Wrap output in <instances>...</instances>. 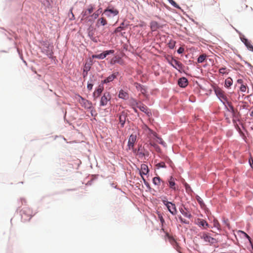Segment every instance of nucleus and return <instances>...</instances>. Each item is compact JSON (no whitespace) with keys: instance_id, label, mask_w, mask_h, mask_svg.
<instances>
[{"instance_id":"nucleus-1","label":"nucleus","mask_w":253,"mask_h":253,"mask_svg":"<svg viewBox=\"0 0 253 253\" xmlns=\"http://www.w3.org/2000/svg\"><path fill=\"white\" fill-rule=\"evenodd\" d=\"M94 9V5L89 4L87 8L84 9L81 15L82 21H86L89 17V15L93 12Z\"/></svg>"},{"instance_id":"nucleus-2","label":"nucleus","mask_w":253,"mask_h":253,"mask_svg":"<svg viewBox=\"0 0 253 253\" xmlns=\"http://www.w3.org/2000/svg\"><path fill=\"white\" fill-rule=\"evenodd\" d=\"M215 93L218 98L223 102L227 100V97L224 91L220 88L216 87L214 89Z\"/></svg>"},{"instance_id":"nucleus-3","label":"nucleus","mask_w":253,"mask_h":253,"mask_svg":"<svg viewBox=\"0 0 253 253\" xmlns=\"http://www.w3.org/2000/svg\"><path fill=\"white\" fill-rule=\"evenodd\" d=\"M199 236L201 239H203L206 243L211 244H213L214 243L215 239L211 237L209 233L202 232L200 233Z\"/></svg>"},{"instance_id":"nucleus-4","label":"nucleus","mask_w":253,"mask_h":253,"mask_svg":"<svg viewBox=\"0 0 253 253\" xmlns=\"http://www.w3.org/2000/svg\"><path fill=\"white\" fill-rule=\"evenodd\" d=\"M114 53V50H106L99 54H94L92 55V58H97L99 59H103L105 58L108 55L113 54Z\"/></svg>"},{"instance_id":"nucleus-5","label":"nucleus","mask_w":253,"mask_h":253,"mask_svg":"<svg viewBox=\"0 0 253 253\" xmlns=\"http://www.w3.org/2000/svg\"><path fill=\"white\" fill-rule=\"evenodd\" d=\"M136 107L138 108L141 111L146 114L148 117L151 116L152 114L151 111L145 105L141 103V102H137Z\"/></svg>"},{"instance_id":"nucleus-6","label":"nucleus","mask_w":253,"mask_h":253,"mask_svg":"<svg viewBox=\"0 0 253 253\" xmlns=\"http://www.w3.org/2000/svg\"><path fill=\"white\" fill-rule=\"evenodd\" d=\"M111 99V96L109 92H105L101 97L100 100V105L105 106L107 105V102Z\"/></svg>"},{"instance_id":"nucleus-7","label":"nucleus","mask_w":253,"mask_h":253,"mask_svg":"<svg viewBox=\"0 0 253 253\" xmlns=\"http://www.w3.org/2000/svg\"><path fill=\"white\" fill-rule=\"evenodd\" d=\"M108 13H110L113 16H116L119 14V11L114 8H107L106 9H105V10L104 11V13L106 14V15L108 17L111 16L110 14H109Z\"/></svg>"},{"instance_id":"nucleus-8","label":"nucleus","mask_w":253,"mask_h":253,"mask_svg":"<svg viewBox=\"0 0 253 253\" xmlns=\"http://www.w3.org/2000/svg\"><path fill=\"white\" fill-rule=\"evenodd\" d=\"M136 139V135L135 134H132L130 135L128 141V146L129 149L133 148Z\"/></svg>"},{"instance_id":"nucleus-9","label":"nucleus","mask_w":253,"mask_h":253,"mask_svg":"<svg viewBox=\"0 0 253 253\" xmlns=\"http://www.w3.org/2000/svg\"><path fill=\"white\" fill-rule=\"evenodd\" d=\"M195 222L197 225L200 227H203L204 229H206L209 226L207 222L203 219L198 218L196 220Z\"/></svg>"},{"instance_id":"nucleus-10","label":"nucleus","mask_w":253,"mask_h":253,"mask_svg":"<svg viewBox=\"0 0 253 253\" xmlns=\"http://www.w3.org/2000/svg\"><path fill=\"white\" fill-rule=\"evenodd\" d=\"M169 211L172 214L175 215L177 213V210L175 204L169 202V204L166 205Z\"/></svg>"},{"instance_id":"nucleus-11","label":"nucleus","mask_w":253,"mask_h":253,"mask_svg":"<svg viewBox=\"0 0 253 253\" xmlns=\"http://www.w3.org/2000/svg\"><path fill=\"white\" fill-rule=\"evenodd\" d=\"M119 73L118 72H115L110 75L105 80L102 81L103 84H107L108 83L111 82L113 81L118 75Z\"/></svg>"},{"instance_id":"nucleus-12","label":"nucleus","mask_w":253,"mask_h":253,"mask_svg":"<svg viewBox=\"0 0 253 253\" xmlns=\"http://www.w3.org/2000/svg\"><path fill=\"white\" fill-rule=\"evenodd\" d=\"M178 85L182 87H185L188 84V81L186 78L183 77L180 78L178 82Z\"/></svg>"},{"instance_id":"nucleus-13","label":"nucleus","mask_w":253,"mask_h":253,"mask_svg":"<svg viewBox=\"0 0 253 253\" xmlns=\"http://www.w3.org/2000/svg\"><path fill=\"white\" fill-rule=\"evenodd\" d=\"M149 172L148 166L145 164H142L141 165V170L140 171L141 176L142 175H146Z\"/></svg>"},{"instance_id":"nucleus-14","label":"nucleus","mask_w":253,"mask_h":253,"mask_svg":"<svg viewBox=\"0 0 253 253\" xmlns=\"http://www.w3.org/2000/svg\"><path fill=\"white\" fill-rule=\"evenodd\" d=\"M126 114L125 112H122L119 115L120 123L121 124L122 127L124 126V125L126 122Z\"/></svg>"},{"instance_id":"nucleus-15","label":"nucleus","mask_w":253,"mask_h":253,"mask_svg":"<svg viewBox=\"0 0 253 253\" xmlns=\"http://www.w3.org/2000/svg\"><path fill=\"white\" fill-rule=\"evenodd\" d=\"M169 242L173 246V248L177 251H179L180 247L176 241L171 237H169Z\"/></svg>"},{"instance_id":"nucleus-16","label":"nucleus","mask_w":253,"mask_h":253,"mask_svg":"<svg viewBox=\"0 0 253 253\" xmlns=\"http://www.w3.org/2000/svg\"><path fill=\"white\" fill-rule=\"evenodd\" d=\"M160 27L158 22L156 21H152L150 23V28L152 31H155Z\"/></svg>"},{"instance_id":"nucleus-17","label":"nucleus","mask_w":253,"mask_h":253,"mask_svg":"<svg viewBox=\"0 0 253 253\" xmlns=\"http://www.w3.org/2000/svg\"><path fill=\"white\" fill-rule=\"evenodd\" d=\"M107 24V20L104 17H101L98 19L96 25L97 26L99 27L100 25L104 26Z\"/></svg>"},{"instance_id":"nucleus-18","label":"nucleus","mask_w":253,"mask_h":253,"mask_svg":"<svg viewBox=\"0 0 253 253\" xmlns=\"http://www.w3.org/2000/svg\"><path fill=\"white\" fill-rule=\"evenodd\" d=\"M119 97L124 99H127L128 98V95L127 93L123 90H121L119 93Z\"/></svg>"},{"instance_id":"nucleus-19","label":"nucleus","mask_w":253,"mask_h":253,"mask_svg":"<svg viewBox=\"0 0 253 253\" xmlns=\"http://www.w3.org/2000/svg\"><path fill=\"white\" fill-rule=\"evenodd\" d=\"M243 42L248 49L253 51V46L252 45L251 42L248 40L244 39V40H243Z\"/></svg>"},{"instance_id":"nucleus-20","label":"nucleus","mask_w":253,"mask_h":253,"mask_svg":"<svg viewBox=\"0 0 253 253\" xmlns=\"http://www.w3.org/2000/svg\"><path fill=\"white\" fill-rule=\"evenodd\" d=\"M103 90V87L99 85L97 89L93 93L94 96H96V97H98L101 94V92Z\"/></svg>"},{"instance_id":"nucleus-21","label":"nucleus","mask_w":253,"mask_h":253,"mask_svg":"<svg viewBox=\"0 0 253 253\" xmlns=\"http://www.w3.org/2000/svg\"><path fill=\"white\" fill-rule=\"evenodd\" d=\"M169 187L171 189H175V187H174L175 182L174 178L171 176L169 180Z\"/></svg>"},{"instance_id":"nucleus-22","label":"nucleus","mask_w":253,"mask_h":253,"mask_svg":"<svg viewBox=\"0 0 253 253\" xmlns=\"http://www.w3.org/2000/svg\"><path fill=\"white\" fill-rule=\"evenodd\" d=\"M207 55L205 54L201 55L197 59V62L199 63L204 62L206 59Z\"/></svg>"},{"instance_id":"nucleus-23","label":"nucleus","mask_w":253,"mask_h":253,"mask_svg":"<svg viewBox=\"0 0 253 253\" xmlns=\"http://www.w3.org/2000/svg\"><path fill=\"white\" fill-rule=\"evenodd\" d=\"M233 83L232 80L231 78H228L225 81V85L227 87H230Z\"/></svg>"},{"instance_id":"nucleus-24","label":"nucleus","mask_w":253,"mask_h":253,"mask_svg":"<svg viewBox=\"0 0 253 253\" xmlns=\"http://www.w3.org/2000/svg\"><path fill=\"white\" fill-rule=\"evenodd\" d=\"M229 72V70L227 69L226 68H221L219 70V73L220 74L224 75L228 74Z\"/></svg>"},{"instance_id":"nucleus-25","label":"nucleus","mask_w":253,"mask_h":253,"mask_svg":"<svg viewBox=\"0 0 253 253\" xmlns=\"http://www.w3.org/2000/svg\"><path fill=\"white\" fill-rule=\"evenodd\" d=\"M90 66H87L86 64L85 65V66L84 69V72L83 73V77L84 78L87 75V72L90 70Z\"/></svg>"},{"instance_id":"nucleus-26","label":"nucleus","mask_w":253,"mask_h":253,"mask_svg":"<svg viewBox=\"0 0 253 253\" xmlns=\"http://www.w3.org/2000/svg\"><path fill=\"white\" fill-rule=\"evenodd\" d=\"M124 25L125 24L124 22L122 23L120 26L118 27L115 29V33H117L120 32L122 30L125 29Z\"/></svg>"},{"instance_id":"nucleus-27","label":"nucleus","mask_w":253,"mask_h":253,"mask_svg":"<svg viewBox=\"0 0 253 253\" xmlns=\"http://www.w3.org/2000/svg\"><path fill=\"white\" fill-rule=\"evenodd\" d=\"M153 181L154 184L159 185L161 183V179L159 177H155L153 178Z\"/></svg>"},{"instance_id":"nucleus-28","label":"nucleus","mask_w":253,"mask_h":253,"mask_svg":"<svg viewBox=\"0 0 253 253\" xmlns=\"http://www.w3.org/2000/svg\"><path fill=\"white\" fill-rule=\"evenodd\" d=\"M196 200H197L198 202L199 203L202 208L205 206V204L204 203L203 200L200 196H197Z\"/></svg>"},{"instance_id":"nucleus-29","label":"nucleus","mask_w":253,"mask_h":253,"mask_svg":"<svg viewBox=\"0 0 253 253\" xmlns=\"http://www.w3.org/2000/svg\"><path fill=\"white\" fill-rule=\"evenodd\" d=\"M181 212L186 217L190 218L191 217V214L186 211H184L182 209L180 210Z\"/></svg>"},{"instance_id":"nucleus-30","label":"nucleus","mask_w":253,"mask_h":253,"mask_svg":"<svg viewBox=\"0 0 253 253\" xmlns=\"http://www.w3.org/2000/svg\"><path fill=\"white\" fill-rule=\"evenodd\" d=\"M40 1L45 6H49L50 5L49 0H40Z\"/></svg>"},{"instance_id":"nucleus-31","label":"nucleus","mask_w":253,"mask_h":253,"mask_svg":"<svg viewBox=\"0 0 253 253\" xmlns=\"http://www.w3.org/2000/svg\"><path fill=\"white\" fill-rule=\"evenodd\" d=\"M169 2L174 7L179 8L178 5L173 0H168Z\"/></svg>"},{"instance_id":"nucleus-32","label":"nucleus","mask_w":253,"mask_h":253,"mask_svg":"<svg viewBox=\"0 0 253 253\" xmlns=\"http://www.w3.org/2000/svg\"><path fill=\"white\" fill-rule=\"evenodd\" d=\"M156 166L158 168H166V166L164 162H161L156 165Z\"/></svg>"},{"instance_id":"nucleus-33","label":"nucleus","mask_w":253,"mask_h":253,"mask_svg":"<svg viewBox=\"0 0 253 253\" xmlns=\"http://www.w3.org/2000/svg\"><path fill=\"white\" fill-rule=\"evenodd\" d=\"M175 42L174 41H170L169 43V47L171 49L173 48L175 46Z\"/></svg>"},{"instance_id":"nucleus-34","label":"nucleus","mask_w":253,"mask_h":253,"mask_svg":"<svg viewBox=\"0 0 253 253\" xmlns=\"http://www.w3.org/2000/svg\"><path fill=\"white\" fill-rule=\"evenodd\" d=\"M158 217L160 219L161 223L162 224H163L165 222V220H164V218L163 217L162 215L159 213H158Z\"/></svg>"},{"instance_id":"nucleus-35","label":"nucleus","mask_w":253,"mask_h":253,"mask_svg":"<svg viewBox=\"0 0 253 253\" xmlns=\"http://www.w3.org/2000/svg\"><path fill=\"white\" fill-rule=\"evenodd\" d=\"M99 15V12L96 11L95 12L93 13L91 15V16L92 17H93L94 19H96L98 17Z\"/></svg>"},{"instance_id":"nucleus-36","label":"nucleus","mask_w":253,"mask_h":253,"mask_svg":"<svg viewBox=\"0 0 253 253\" xmlns=\"http://www.w3.org/2000/svg\"><path fill=\"white\" fill-rule=\"evenodd\" d=\"M173 62L175 66H177L179 68H180L181 67V63H180L178 61L174 60Z\"/></svg>"},{"instance_id":"nucleus-37","label":"nucleus","mask_w":253,"mask_h":253,"mask_svg":"<svg viewBox=\"0 0 253 253\" xmlns=\"http://www.w3.org/2000/svg\"><path fill=\"white\" fill-rule=\"evenodd\" d=\"M240 90L242 92H245L246 90V86L244 84H242L240 87Z\"/></svg>"},{"instance_id":"nucleus-38","label":"nucleus","mask_w":253,"mask_h":253,"mask_svg":"<svg viewBox=\"0 0 253 253\" xmlns=\"http://www.w3.org/2000/svg\"><path fill=\"white\" fill-rule=\"evenodd\" d=\"M162 201L163 202V203L166 206L167 204H169V202H168V201H167L166 200V197H163L162 198Z\"/></svg>"},{"instance_id":"nucleus-39","label":"nucleus","mask_w":253,"mask_h":253,"mask_svg":"<svg viewBox=\"0 0 253 253\" xmlns=\"http://www.w3.org/2000/svg\"><path fill=\"white\" fill-rule=\"evenodd\" d=\"M179 218L180 220V221H181V222L185 223V224H188L189 223V221H187L186 219H183L181 216L179 217Z\"/></svg>"},{"instance_id":"nucleus-40","label":"nucleus","mask_w":253,"mask_h":253,"mask_svg":"<svg viewBox=\"0 0 253 253\" xmlns=\"http://www.w3.org/2000/svg\"><path fill=\"white\" fill-rule=\"evenodd\" d=\"M184 49L183 47H180L177 50V52L179 54H181L184 52Z\"/></svg>"},{"instance_id":"nucleus-41","label":"nucleus","mask_w":253,"mask_h":253,"mask_svg":"<svg viewBox=\"0 0 253 253\" xmlns=\"http://www.w3.org/2000/svg\"><path fill=\"white\" fill-rule=\"evenodd\" d=\"M93 84H88L87 85V88L89 90H91L92 89Z\"/></svg>"},{"instance_id":"nucleus-42","label":"nucleus","mask_w":253,"mask_h":253,"mask_svg":"<svg viewBox=\"0 0 253 253\" xmlns=\"http://www.w3.org/2000/svg\"><path fill=\"white\" fill-rule=\"evenodd\" d=\"M240 232L242 233L244 235V236L247 238H248L249 240H250V236L247 234L245 232H244V231H240Z\"/></svg>"},{"instance_id":"nucleus-43","label":"nucleus","mask_w":253,"mask_h":253,"mask_svg":"<svg viewBox=\"0 0 253 253\" xmlns=\"http://www.w3.org/2000/svg\"><path fill=\"white\" fill-rule=\"evenodd\" d=\"M137 155H139V157H143V156H144L145 155L144 153L139 152H138Z\"/></svg>"},{"instance_id":"nucleus-44","label":"nucleus","mask_w":253,"mask_h":253,"mask_svg":"<svg viewBox=\"0 0 253 253\" xmlns=\"http://www.w3.org/2000/svg\"><path fill=\"white\" fill-rule=\"evenodd\" d=\"M237 82H238V83H239V84H242V83H243V80H241V79H239V80H238Z\"/></svg>"},{"instance_id":"nucleus-45","label":"nucleus","mask_w":253,"mask_h":253,"mask_svg":"<svg viewBox=\"0 0 253 253\" xmlns=\"http://www.w3.org/2000/svg\"><path fill=\"white\" fill-rule=\"evenodd\" d=\"M231 110H232V113L234 115L235 114V110H234V109L233 107H231Z\"/></svg>"},{"instance_id":"nucleus-46","label":"nucleus","mask_w":253,"mask_h":253,"mask_svg":"<svg viewBox=\"0 0 253 253\" xmlns=\"http://www.w3.org/2000/svg\"><path fill=\"white\" fill-rule=\"evenodd\" d=\"M218 225H219V223L217 222H214V226H216V227H217Z\"/></svg>"},{"instance_id":"nucleus-47","label":"nucleus","mask_w":253,"mask_h":253,"mask_svg":"<svg viewBox=\"0 0 253 253\" xmlns=\"http://www.w3.org/2000/svg\"><path fill=\"white\" fill-rule=\"evenodd\" d=\"M97 12H99V14L101 12V8L98 9L97 11Z\"/></svg>"},{"instance_id":"nucleus-48","label":"nucleus","mask_w":253,"mask_h":253,"mask_svg":"<svg viewBox=\"0 0 253 253\" xmlns=\"http://www.w3.org/2000/svg\"><path fill=\"white\" fill-rule=\"evenodd\" d=\"M115 63V61H113V60H111V64H113Z\"/></svg>"},{"instance_id":"nucleus-49","label":"nucleus","mask_w":253,"mask_h":253,"mask_svg":"<svg viewBox=\"0 0 253 253\" xmlns=\"http://www.w3.org/2000/svg\"><path fill=\"white\" fill-rule=\"evenodd\" d=\"M190 187L189 186H188L187 185H186V190H188V188H189Z\"/></svg>"},{"instance_id":"nucleus-50","label":"nucleus","mask_w":253,"mask_h":253,"mask_svg":"<svg viewBox=\"0 0 253 253\" xmlns=\"http://www.w3.org/2000/svg\"><path fill=\"white\" fill-rule=\"evenodd\" d=\"M134 111H135V112H137V110H136V109H134Z\"/></svg>"},{"instance_id":"nucleus-51","label":"nucleus","mask_w":253,"mask_h":253,"mask_svg":"<svg viewBox=\"0 0 253 253\" xmlns=\"http://www.w3.org/2000/svg\"><path fill=\"white\" fill-rule=\"evenodd\" d=\"M172 65L173 66V67H174L176 68V67H175L174 65L172 64Z\"/></svg>"}]
</instances>
